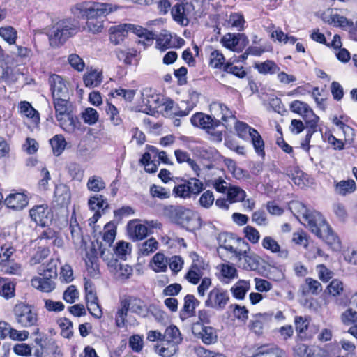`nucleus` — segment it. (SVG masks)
Segmentation results:
<instances>
[{
  "label": "nucleus",
  "mask_w": 357,
  "mask_h": 357,
  "mask_svg": "<svg viewBox=\"0 0 357 357\" xmlns=\"http://www.w3.org/2000/svg\"><path fill=\"white\" fill-rule=\"evenodd\" d=\"M155 351L162 357H173L178 350V346L163 341L154 347Z\"/></svg>",
  "instance_id": "b1692460"
},
{
  "label": "nucleus",
  "mask_w": 357,
  "mask_h": 357,
  "mask_svg": "<svg viewBox=\"0 0 357 357\" xmlns=\"http://www.w3.org/2000/svg\"><path fill=\"white\" fill-rule=\"evenodd\" d=\"M128 311H130L128 299H124L121 302V307L118 310L115 316L116 324L119 328L125 326Z\"/></svg>",
  "instance_id": "2f4dec72"
},
{
  "label": "nucleus",
  "mask_w": 357,
  "mask_h": 357,
  "mask_svg": "<svg viewBox=\"0 0 357 357\" xmlns=\"http://www.w3.org/2000/svg\"><path fill=\"white\" fill-rule=\"evenodd\" d=\"M235 130L237 132L238 136L241 139H245L247 135L251 136L252 130H257L256 129L251 128L247 123L242 121H237L235 126Z\"/></svg>",
  "instance_id": "4d7b16f0"
},
{
  "label": "nucleus",
  "mask_w": 357,
  "mask_h": 357,
  "mask_svg": "<svg viewBox=\"0 0 357 357\" xmlns=\"http://www.w3.org/2000/svg\"><path fill=\"white\" fill-rule=\"evenodd\" d=\"M19 109L20 112L27 117L34 118L35 115L36 114L37 118H38V113L37 111L31 106L29 102L26 101L21 102L19 105Z\"/></svg>",
  "instance_id": "69168bd1"
},
{
  "label": "nucleus",
  "mask_w": 357,
  "mask_h": 357,
  "mask_svg": "<svg viewBox=\"0 0 357 357\" xmlns=\"http://www.w3.org/2000/svg\"><path fill=\"white\" fill-rule=\"evenodd\" d=\"M273 316L272 312L257 313L254 315L253 319L250 321V327L257 335L263 333L264 324L268 323Z\"/></svg>",
  "instance_id": "a211bd4d"
},
{
  "label": "nucleus",
  "mask_w": 357,
  "mask_h": 357,
  "mask_svg": "<svg viewBox=\"0 0 357 357\" xmlns=\"http://www.w3.org/2000/svg\"><path fill=\"white\" fill-rule=\"evenodd\" d=\"M162 214L170 222L179 225L188 231H192L199 227V219L196 218L191 210L183 206H165Z\"/></svg>",
  "instance_id": "f03ea898"
},
{
  "label": "nucleus",
  "mask_w": 357,
  "mask_h": 357,
  "mask_svg": "<svg viewBox=\"0 0 357 357\" xmlns=\"http://www.w3.org/2000/svg\"><path fill=\"white\" fill-rule=\"evenodd\" d=\"M0 36L9 45L15 44L17 38V31L10 26L1 27Z\"/></svg>",
  "instance_id": "a18cd8bd"
},
{
  "label": "nucleus",
  "mask_w": 357,
  "mask_h": 357,
  "mask_svg": "<svg viewBox=\"0 0 357 357\" xmlns=\"http://www.w3.org/2000/svg\"><path fill=\"white\" fill-rule=\"evenodd\" d=\"M109 266L114 267L116 272L119 273V276L122 278H128L132 273V266L128 264H121L119 263L117 259L111 260Z\"/></svg>",
  "instance_id": "a19ab883"
},
{
  "label": "nucleus",
  "mask_w": 357,
  "mask_h": 357,
  "mask_svg": "<svg viewBox=\"0 0 357 357\" xmlns=\"http://www.w3.org/2000/svg\"><path fill=\"white\" fill-rule=\"evenodd\" d=\"M54 194V201L59 206L63 207L70 203L71 193L69 187L66 185L60 183L56 185Z\"/></svg>",
  "instance_id": "6ab92c4d"
},
{
  "label": "nucleus",
  "mask_w": 357,
  "mask_h": 357,
  "mask_svg": "<svg viewBox=\"0 0 357 357\" xmlns=\"http://www.w3.org/2000/svg\"><path fill=\"white\" fill-rule=\"evenodd\" d=\"M68 62L72 68L79 72L82 71L85 66L83 59L76 54H71L69 55Z\"/></svg>",
  "instance_id": "338daca9"
},
{
  "label": "nucleus",
  "mask_w": 357,
  "mask_h": 357,
  "mask_svg": "<svg viewBox=\"0 0 357 357\" xmlns=\"http://www.w3.org/2000/svg\"><path fill=\"white\" fill-rule=\"evenodd\" d=\"M151 263L152 268L155 272H165L167 269L168 260L162 253H156Z\"/></svg>",
  "instance_id": "473e14b6"
},
{
  "label": "nucleus",
  "mask_w": 357,
  "mask_h": 357,
  "mask_svg": "<svg viewBox=\"0 0 357 357\" xmlns=\"http://www.w3.org/2000/svg\"><path fill=\"white\" fill-rule=\"evenodd\" d=\"M49 83L53 98L56 97H68V89L63 79L60 75L55 74L51 75L49 78Z\"/></svg>",
  "instance_id": "4468645a"
},
{
  "label": "nucleus",
  "mask_w": 357,
  "mask_h": 357,
  "mask_svg": "<svg viewBox=\"0 0 357 357\" xmlns=\"http://www.w3.org/2000/svg\"><path fill=\"white\" fill-rule=\"evenodd\" d=\"M200 304L194 295L188 294L184 298V305L181 312L185 313L188 317H191L195 314V309Z\"/></svg>",
  "instance_id": "c85d7f7f"
},
{
  "label": "nucleus",
  "mask_w": 357,
  "mask_h": 357,
  "mask_svg": "<svg viewBox=\"0 0 357 357\" xmlns=\"http://www.w3.org/2000/svg\"><path fill=\"white\" fill-rule=\"evenodd\" d=\"M328 244L332 250L338 251L341 249V243L339 237L334 233L332 228L326 224L320 231V234H316Z\"/></svg>",
  "instance_id": "2eb2a0df"
},
{
  "label": "nucleus",
  "mask_w": 357,
  "mask_h": 357,
  "mask_svg": "<svg viewBox=\"0 0 357 357\" xmlns=\"http://www.w3.org/2000/svg\"><path fill=\"white\" fill-rule=\"evenodd\" d=\"M83 80L86 87H96L102 82V75L97 70H92L84 75Z\"/></svg>",
  "instance_id": "7c9ffc66"
},
{
  "label": "nucleus",
  "mask_w": 357,
  "mask_h": 357,
  "mask_svg": "<svg viewBox=\"0 0 357 357\" xmlns=\"http://www.w3.org/2000/svg\"><path fill=\"white\" fill-rule=\"evenodd\" d=\"M158 245L157 241L154 238H151L141 245L139 248L140 253L143 255H149L157 250Z\"/></svg>",
  "instance_id": "864d4df0"
},
{
  "label": "nucleus",
  "mask_w": 357,
  "mask_h": 357,
  "mask_svg": "<svg viewBox=\"0 0 357 357\" xmlns=\"http://www.w3.org/2000/svg\"><path fill=\"white\" fill-rule=\"evenodd\" d=\"M204 190V185L202 181L197 178H190L184 183L175 185L172 192L175 197L185 199L192 195H198Z\"/></svg>",
  "instance_id": "6e6552de"
},
{
  "label": "nucleus",
  "mask_w": 357,
  "mask_h": 357,
  "mask_svg": "<svg viewBox=\"0 0 357 357\" xmlns=\"http://www.w3.org/2000/svg\"><path fill=\"white\" fill-rule=\"evenodd\" d=\"M39 273L42 277L32 279L31 285L43 292L53 291L55 289L54 280L57 277L56 265L52 261L46 266L43 264L39 268Z\"/></svg>",
  "instance_id": "39448f33"
},
{
  "label": "nucleus",
  "mask_w": 357,
  "mask_h": 357,
  "mask_svg": "<svg viewBox=\"0 0 357 357\" xmlns=\"http://www.w3.org/2000/svg\"><path fill=\"white\" fill-rule=\"evenodd\" d=\"M78 30L79 23L76 20L68 18L59 20L47 33L50 45L53 48L62 46Z\"/></svg>",
  "instance_id": "7ed1b4c3"
},
{
  "label": "nucleus",
  "mask_w": 357,
  "mask_h": 357,
  "mask_svg": "<svg viewBox=\"0 0 357 357\" xmlns=\"http://www.w3.org/2000/svg\"><path fill=\"white\" fill-rule=\"evenodd\" d=\"M254 68L257 70L260 74L263 75H273L280 71L278 66L271 60H266L262 63H256Z\"/></svg>",
  "instance_id": "cd10ccee"
},
{
  "label": "nucleus",
  "mask_w": 357,
  "mask_h": 357,
  "mask_svg": "<svg viewBox=\"0 0 357 357\" xmlns=\"http://www.w3.org/2000/svg\"><path fill=\"white\" fill-rule=\"evenodd\" d=\"M28 197L24 193H10L4 200V204L9 208L20 211L28 204Z\"/></svg>",
  "instance_id": "f3484780"
},
{
  "label": "nucleus",
  "mask_w": 357,
  "mask_h": 357,
  "mask_svg": "<svg viewBox=\"0 0 357 357\" xmlns=\"http://www.w3.org/2000/svg\"><path fill=\"white\" fill-rule=\"evenodd\" d=\"M262 247L271 252L277 253L279 257L287 259L289 256V252L287 249H282L278 242L271 236H266L261 241Z\"/></svg>",
  "instance_id": "412c9836"
},
{
  "label": "nucleus",
  "mask_w": 357,
  "mask_h": 357,
  "mask_svg": "<svg viewBox=\"0 0 357 357\" xmlns=\"http://www.w3.org/2000/svg\"><path fill=\"white\" fill-rule=\"evenodd\" d=\"M294 207L298 209L303 221L314 234H319L323 227L326 225V221L323 215L317 211L308 209L303 203L296 202Z\"/></svg>",
  "instance_id": "423d86ee"
},
{
  "label": "nucleus",
  "mask_w": 357,
  "mask_h": 357,
  "mask_svg": "<svg viewBox=\"0 0 357 357\" xmlns=\"http://www.w3.org/2000/svg\"><path fill=\"white\" fill-rule=\"evenodd\" d=\"M113 11L111 4L96 2L86 8L84 15L86 18V28L93 33H100L103 29L104 17Z\"/></svg>",
  "instance_id": "20e7f679"
},
{
  "label": "nucleus",
  "mask_w": 357,
  "mask_h": 357,
  "mask_svg": "<svg viewBox=\"0 0 357 357\" xmlns=\"http://www.w3.org/2000/svg\"><path fill=\"white\" fill-rule=\"evenodd\" d=\"M82 117L84 123L93 125L98 121L99 115L95 109L88 107L82 113Z\"/></svg>",
  "instance_id": "5fc2aeb1"
},
{
  "label": "nucleus",
  "mask_w": 357,
  "mask_h": 357,
  "mask_svg": "<svg viewBox=\"0 0 357 357\" xmlns=\"http://www.w3.org/2000/svg\"><path fill=\"white\" fill-rule=\"evenodd\" d=\"M174 154L178 163H183L184 162H188V164L195 172L200 169L199 166L192 159L190 158L189 153L186 151H182L181 149H176L174 151Z\"/></svg>",
  "instance_id": "79ce46f5"
},
{
  "label": "nucleus",
  "mask_w": 357,
  "mask_h": 357,
  "mask_svg": "<svg viewBox=\"0 0 357 357\" xmlns=\"http://www.w3.org/2000/svg\"><path fill=\"white\" fill-rule=\"evenodd\" d=\"M201 278L202 271L200 268L197 264H192L190 270L185 275L186 280L193 284H197L199 282Z\"/></svg>",
  "instance_id": "09e8293b"
},
{
  "label": "nucleus",
  "mask_w": 357,
  "mask_h": 357,
  "mask_svg": "<svg viewBox=\"0 0 357 357\" xmlns=\"http://www.w3.org/2000/svg\"><path fill=\"white\" fill-rule=\"evenodd\" d=\"M58 121L62 129L68 133H73L79 127L78 119L74 116L72 112L66 114V116H63L61 121Z\"/></svg>",
  "instance_id": "5701e85b"
},
{
  "label": "nucleus",
  "mask_w": 357,
  "mask_h": 357,
  "mask_svg": "<svg viewBox=\"0 0 357 357\" xmlns=\"http://www.w3.org/2000/svg\"><path fill=\"white\" fill-rule=\"evenodd\" d=\"M154 39L156 40V48L161 51H165L169 48H174L175 47V41L173 40V36L167 30H163Z\"/></svg>",
  "instance_id": "4be33fe9"
},
{
  "label": "nucleus",
  "mask_w": 357,
  "mask_h": 357,
  "mask_svg": "<svg viewBox=\"0 0 357 357\" xmlns=\"http://www.w3.org/2000/svg\"><path fill=\"white\" fill-rule=\"evenodd\" d=\"M182 337L179 329L175 326H170L165 329L163 334V341L178 344L182 342Z\"/></svg>",
  "instance_id": "a878e982"
},
{
  "label": "nucleus",
  "mask_w": 357,
  "mask_h": 357,
  "mask_svg": "<svg viewBox=\"0 0 357 357\" xmlns=\"http://www.w3.org/2000/svg\"><path fill=\"white\" fill-rule=\"evenodd\" d=\"M195 104L190 101H181L173 111V114L178 116H188L194 108Z\"/></svg>",
  "instance_id": "c03bdc74"
},
{
  "label": "nucleus",
  "mask_w": 357,
  "mask_h": 357,
  "mask_svg": "<svg viewBox=\"0 0 357 357\" xmlns=\"http://www.w3.org/2000/svg\"><path fill=\"white\" fill-rule=\"evenodd\" d=\"M123 28L126 29V34L129 31L136 34L140 38L138 40L139 44H142L145 47L151 45L154 40L155 34L152 31H148L140 26H137L131 24H123Z\"/></svg>",
  "instance_id": "9b49d317"
},
{
  "label": "nucleus",
  "mask_w": 357,
  "mask_h": 357,
  "mask_svg": "<svg viewBox=\"0 0 357 357\" xmlns=\"http://www.w3.org/2000/svg\"><path fill=\"white\" fill-rule=\"evenodd\" d=\"M252 132L250 138L255 152L259 155L264 157L265 155L264 140L257 130H252Z\"/></svg>",
  "instance_id": "ea45409f"
},
{
  "label": "nucleus",
  "mask_w": 357,
  "mask_h": 357,
  "mask_svg": "<svg viewBox=\"0 0 357 357\" xmlns=\"http://www.w3.org/2000/svg\"><path fill=\"white\" fill-rule=\"evenodd\" d=\"M104 230L103 240L109 245H111L115 239L116 227L113 222H109L105 225Z\"/></svg>",
  "instance_id": "603ef678"
},
{
  "label": "nucleus",
  "mask_w": 357,
  "mask_h": 357,
  "mask_svg": "<svg viewBox=\"0 0 357 357\" xmlns=\"http://www.w3.org/2000/svg\"><path fill=\"white\" fill-rule=\"evenodd\" d=\"M98 259L93 254L86 253L85 264L89 275L91 277H96L98 275Z\"/></svg>",
  "instance_id": "4c0bfd02"
},
{
  "label": "nucleus",
  "mask_w": 357,
  "mask_h": 357,
  "mask_svg": "<svg viewBox=\"0 0 357 357\" xmlns=\"http://www.w3.org/2000/svg\"><path fill=\"white\" fill-rule=\"evenodd\" d=\"M225 56L219 50H214L210 54V66L213 68H224Z\"/></svg>",
  "instance_id": "8fccbe9b"
},
{
  "label": "nucleus",
  "mask_w": 357,
  "mask_h": 357,
  "mask_svg": "<svg viewBox=\"0 0 357 357\" xmlns=\"http://www.w3.org/2000/svg\"><path fill=\"white\" fill-rule=\"evenodd\" d=\"M294 324L298 336L302 339L305 333L307 331V326L310 324L308 318L307 317L296 316L294 318Z\"/></svg>",
  "instance_id": "49530a36"
},
{
  "label": "nucleus",
  "mask_w": 357,
  "mask_h": 357,
  "mask_svg": "<svg viewBox=\"0 0 357 357\" xmlns=\"http://www.w3.org/2000/svg\"><path fill=\"white\" fill-rule=\"evenodd\" d=\"M260 347L263 348L261 351L264 357H287L286 352L277 347L261 346Z\"/></svg>",
  "instance_id": "6e6d98bb"
},
{
  "label": "nucleus",
  "mask_w": 357,
  "mask_h": 357,
  "mask_svg": "<svg viewBox=\"0 0 357 357\" xmlns=\"http://www.w3.org/2000/svg\"><path fill=\"white\" fill-rule=\"evenodd\" d=\"M29 213L32 220L42 227L46 226L51 220L47 206L43 204L35 206L30 210Z\"/></svg>",
  "instance_id": "dca6fc26"
},
{
  "label": "nucleus",
  "mask_w": 357,
  "mask_h": 357,
  "mask_svg": "<svg viewBox=\"0 0 357 357\" xmlns=\"http://www.w3.org/2000/svg\"><path fill=\"white\" fill-rule=\"evenodd\" d=\"M88 205L91 211H102L104 213L105 211L109 207L107 199L101 195H96L91 197L88 201Z\"/></svg>",
  "instance_id": "bb28decb"
},
{
  "label": "nucleus",
  "mask_w": 357,
  "mask_h": 357,
  "mask_svg": "<svg viewBox=\"0 0 357 357\" xmlns=\"http://www.w3.org/2000/svg\"><path fill=\"white\" fill-rule=\"evenodd\" d=\"M109 40L115 45L119 44L126 36V29L123 25L113 26L110 29Z\"/></svg>",
  "instance_id": "de8ad7c7"
},
{
  "label": "nucleus",
  "mask_w": 357,
  "mask_h": 357,
  "mask_svg": "<svg viewBox=\"0 0 357 357\" xmlns=\"http://www.w3.org/2000/svg\"><path fill=\"white\" fill-rule=\"evenodd\" d=\"M0 296L6 299L15 296V286L10 282L0 283Z\"/></svg>",
  "instance_id": "0e129e2a"
},
{
  "label": "nucleus",
  "mask_w": 357,
  "mask_h": 357,
  "mask_svg": "<svg viewBox=\"0 0 357 357\" xmlns=\"http://www.w3.org/2000/svg\"><path fill=\"white\" fill-rule=\"evenodd\" d=\"M173 19L182 26H187L189 20L185 13V7L183 4H176L171 11Z\"/></svg>",
  "instance_id": "c756f323"
},
{
  "label": "nucleus",
  "mask_w": 357,
  "mask_h": 357,
  "mask_svg": "<svg viewBox=\"0 0 357 357\" xmlns=\"http://www.w3.org/2000/svg\"><path fill=\"white\" fill-rule=\"evenodd\" d=\"M342 321L344 324H348L357 321V310L354 307L347 309L342 313Z\"/></svg>",
  "instance_id": "774afa93"
},
{
  "label": "nucleus",
  "mask_w": 357,
  "mask_h": 357,
  "mask_svg": "<svg viewBox=\"0 0 357 357\" xmlns=\"http://www.w3.org/2000/svg\"><path fill=\"white\" fill-rule=\"evenodd\" d=\"M130 311L142 317H146L148 309L144 303L139 298L128 299Z\"/></svg>",
  "instance_id": "f704fd0d"
},
{
  "label": "nucleus",
  "mask_w": 357,
  "mask_h": 357,
  "mask_svg": "<svg viewBox=\"0 0 357 357\" xmlns=\"http://www.w3.org/2000/svg\"><path fill=\"white\" fill-rule=\"evenodd\" d=\"M221 41L225 47L230 50L238 45L237 33H227L222 37Z\"/></svg>",
  "instance_id": "680f3d73"
},
{
  "label": "nucleus",
  "mask_w": 357,
  "mask_h": 357,
  "mask_svg": "<svg viewBox=\"0 0 357 357\" xmlns=\"http://www.w3.org/2000/svg\"><path fill=\"white\" fill-rule=\"evenodd\" d=\"M250 289V283L245 280H239L234 285L231 291L233 296L237 299H243L247 291Z\"/></svg>",
  "instance_id": "e433bc0d"
},
{
  "label": "nucleus",
  "mask_w": 357,
  "mask_h": 357,
  "mask_svg": "<svg viewBox=\"0 0 357 357\" xmlns=\"http://www.w3.org/2000/svg\"><path fill=\"white\" fill-rule=\"evenodd\" d=\"M127 229L129 238L133 241L142 240L151 233V230L146 225L139 223L138 220L130 221Z\"/></svg>",
  "instance_id": "f8f14e48"
},
{
  "label": "nucleus",
  "mask_w": 357,
  "mask_h": 357,
  "mask_svg": "<svg viewBox=\"0 0 357 357\" xmlns=\"http://www.w3.org/2000/svg\"><path fill=\"white\" fill-rule=\"evenodd\" d=\"M192 332L196 337L200 339L205 344H213L218 339L216 330L213 327L203 326L200 322L192 324Z\"/></svg>",
  "instance_id": "9d476101"
},
{
  "label": "nucleus",
  "mask_w": 357,
  "mask_h": 357,
  "mask_svg": "<svg viewBox=\"0 0 357 357\" xmlns=\"http://www.w3.org/2000/svg\"><path fill=\"white\" fill-rule=\"evenodd\" d=\"M223 70L226 73H231L239 78H243L247 74L246 72L243 70V67L234 66L231 63H225Z\"/></svg>",
  "instance_id": "e2e57ef3"
},
{
  "label": "nucleus",
  "mask_w": 357,
  "mask_h": 357,
  "mask_svg": "<svg viewBox=\"0 0 357 357\" xmlns=\"http://www.w3.org/2000/svg\"><path fill=\"white\" fill-rule=\"evenodd\" d=\"M54 107L55 109L56 118L61 121L63 116L72 112L70 102L64 97H56L53 98Z\"/></svg>",
  "instance_id": "aec40b11"
},
{
  "label": "nucleus",
  "mask_w": 357,
  "mask_h": 357,
  "mask_svg": "<svg viewBox=\"0 0 357 357\" xmlns=\"http://www.w3.org/2000/svg\"><path fill=\"white\" fill-rule=\"evenodd\" d=\"M13 314L15 321L22 327L34 326L38 321V314L33 310L32 306L24 303L14 306Z\"/></svg>",
  "instance_id": "0eeeda50"
},
{
  "label": "nucleus",
  "mask_w": 357,
  "mask_h": 357,
  "mask_svg": "<svg viewBox=\"0 0 357 357\" xmlns=\"http://www.w3.org/2000/svg\"><path fill=\"white\" fill-rule=\"evenodd\" d=\"M150 193L153 197H158L161 199H167L170 197L171 192L163 187L153 184L150 188Z\"/></svg>",
  "instance_id": "13d9d810"
},
{
  "label": "nucleus",
  "mask_w": 357,
  "mask_h": 357,
  "mask_svg": "<svg viewBox=\"0 0 357 357\" xmlns=\"http://www.w3.org/2000/svg\"><path fill=\"white\" fill-rule=\"evenodd\" d=\"M213 109L218 112L215 115L224 122H227L229 119L235 118L232 112L224 104L215 103Z\"/></svg>",
  "instance_id": "37998d69"
},
{
  "label": "nucleus",
  "mask_w": 357,
  "mask_h": 357,
  "mask_svg": "<svg viewBox=\"0 0 357 357\" xmlns=\"http://www.w3.org/2000/svg\"><path fill=\"white\" fill-rule=\"evenodd\" d=\"M106 112L109 116V119L112 124L114 126H119L121 123L122 119L120 117L119 110L114 105L108 102Z\"/></svg>",
  "instance_id": "bf43d9fd"
},
{
  "label": "nucleus",
  "mask_w": 357,
  "mask_h": 357,
  "mask_svg": "<svg viewBox=\"0 0 357 357\" xmlns=\"http://www.w3.org/2000/svg\"><path fill=\"white\" fill-rule=\"evenodd\" d=\"M190 121L194 126L202 128L206 131L212 128V126H220L221 124L220 119L215 117L213 118L202 112L195 114L191 117Z\"/></svg>",
  "instance_id": "ddd939ff"
},
{
  "label": "nucleus",
  "mask_w": 357,
  "mask_h": 357,
  "mask_svg": "<svg viewBox=\"0 0 357 357\" xmlns=\"http://www.w3.org/2000/svg\"><path fill=\"white\" fill-rule=\"evenodd\" d=\"M227 199L230 203L244 201L246 193L237 186H231L227 190Z\"/></svg>",
  "instance_id": "58836bf2"
},
{
  "label": "nucleus",
  "mask_w": 357,
  "mask_h": 357,
  "mask_svg": "<svg viewBox=\"0 0 357 357\" xmlns=\"http://www.w3.org/2000/svg\"><path fill=\"white\" fill-rule=\"evenodd\" d=\"M215 202L214 195L212 190H207L204 191L199 199V205L206 208H210Z\"/></svg>",
  "instance_id": "3c124183"
},
{
  "label": "nucleus",
  "mask_w": 357,
  "mask_h": 357,
  "mask_svg": "<svg viewBox=\"0 0 357 357\" xmlns=\"http://www.w3.org/2000/svg\"><path fill=\"white\" fill-rule=\"evenodd\" d=\"M50 143L51 144L53 153L56 156L60 155L64 151L66 146V142L62 135H56L50 140Z\"/></svg>",
  "instance_id": "72a5a7b5"
},
{
  "label": "nucleus",
  "mask_w": 357,
  "mask_h": 357,
  "mask_svg": "<svg viewBox=\"0 0 357 357\" xmlns=\"http://www.w3.org/2000/svg\"><path fill=\"white\" fill-rule=\"evenodd\" d=\"M245 22L243 15L240 13H231L226 20L228 26L236 28L239 31L243 30Z\"/></svg>",
  "instance_id": "c9c22d12"
},
{
  "label": "nucleus",
  "mask_w": 357,
  "mask_h": 357,
  "mask_svg": "<svg viewBox=\"0 0 357 357\" xmlns=\"http://www.w3.org/2000/svg\"><path fill=\"white\" fill-rule=\"evenodd\" d=\"M220 248L230 252L232 255L230 259L236 260L239 268L255 271L259 266L260 257L250 250L249 244L244 239L236 238L233 234L225 239Z\"/></svg>",
  "instance_id": "f257e3e1"
},
{
  "label": "nucleus",
  "mask_w": 357,
  "mask_h": 357,
  "mask_svg": "<svg viewBox=\"0 0 357 357\" xmlns=\"http://www.w3.org/2000/svg\"><path fill=\"white\" fill-rule=\"evenodd\" d=\"M356 185L354 180H343L336 183L335 187V192L339 195L346 196L354 192L356 190Z\"/></svg>",
  "instance_id": "393cba45"
},
{
  "label": "nucleus",
  "mask_w": 357,
  "mask_h": 357,
  "mask_svg": "<svg viewBox=\"0 0 357 357\" xmlns=\"http://www.w3.org/2000/svg\"><path fill=\"white\" fill-rule=\"evenodd\" d=\"M87 187L91 191L99 192L105 188V184L101 178L94 176L89 178Z\"/></svg>",
  "instance_id": "052dcab7"
},
{
  "label": "nucleus",
  "mask_w": 357,
  "mask_h": 357,
  "mask_svg": "<svg viewBox=\"0 0 357 357\" xmlns=\"http://www.w3.org/2000/svg\"><path fill=\"white\" fill-rule=\"evenodd\" d=\"M229 301V294L228 291L221 287H215L211 289L205 301V306L215 309L217 310H222Z\"/></svg>",
  "instance_id": "1a4fd4ad"
}]
</instances>
